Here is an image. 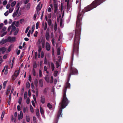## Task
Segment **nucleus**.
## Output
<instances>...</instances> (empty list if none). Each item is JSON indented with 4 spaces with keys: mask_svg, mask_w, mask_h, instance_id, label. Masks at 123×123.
<instances>
[{
    "mask_svg": "<svg viewBox=\"0 0 123 123\" xmlns=\"http://www.w3.org/2000/svg\"><path fill=\"white\" fill-rule=\"evenodd\" d=\"M10 90L9 89V88L8 89L6 90V95H7L10 92Z\"/></svg>",
    "mask_w": 123,
    "mask_h": 123,
    "instance_id": "obj_50",
    "label": "nucleus"
},
{
    "mask_svg": "<svg viewBox=\"0 0 123 123\" xmlns=\"http://www.w3.org/2000/svg\"><path fill=\"white\" fill-rule=\"evenodd\" d=\"M38 52L40 53L42 49L41 46L40 45H39L38 46Z\"/></svg>",
    "mask_w": 123,
    "mask_h": 123,
    "instance_id": "obj_23",
    "label": "nucleus"
},
{
    "mask_svg": "<svg viewBox=\"0 0 123 123\" xmlns=\"http://www.w3.org/2000/svg\"><path fill=\"white\" fill-rule=\"evenodd\" d=\"M19 25V21H18L15 24V25L17 27H18Z\"/></svg>",
    "mask_w": 123,
    "mask_h": 123,
    "instance_id": "obj_48",
    "label": "nucleus"
},
{
    "mask_svg": "<svg viewBox=\"0 0 123 123\" xmlns=\"http://www.w3.org/2000/svg\"><path fill=\"white\" fill-rule=\"evenodd\" d=\"M36 116H37V117L38 118L39 117L40 115H39V112L38 109H37L36 110Z\"/></svg>",
    "mask_w": 123,
    "mask_h": 123,
    "instance_id": "obj_13",
    "label": "nucleus"
},
{
    "mask_svg": "<svg viewBox=\"0 0 123 123\" xmlns=\"http://www.w3.org/2000/svg\"><path fill=\"white\" fill-rule=\"evenodd\" d=\"M40 113L41 114L44 113V111L43 109L41 106L40 107Z\"/></svg>",
    "mask_w": 123,
    "mask_h": 123,
    "instance_id": "obj_27",
    "label": "nucleus"
},
{
    "mask_svg": "<svg viewBox=\"0 0 123 123\" xmlns=\"http://www.w3.org/2000/svg\"><path fill=\"white\" fill-rule=\"evenodd\" d=\"M8 42H10L11 43L14 42L16 39V38L15 37H9L7 38Z\"/></svg>",
    "mask_w": 123,
    "mask_h": 123,
    "instance_id": "obj_2",
    "label": "nucleus"
},
{
    "mask_svg": "<svg viewBox=\"0 0 123 123\" xmlns=\"http://www.w3.org/2000/svg\"><path fill=\"white\" fill-rule=\"evenodd\" d=\"M19 3H18L16 6V7L17 8V9H18V10H19V9L20 7V6H19Z\"/></svg>",
    "mask_w": 123,
    "mask_h": 123,
    "instance_id": "obj_60",
    "label": "nucleus"
},
{
    "mask_svg": "<svg viewBox=\"0 0 123 123\" xmlns=\"http://www.w3.org/2000/svg\"><path fill=\"white\" fill-rule=\"evenodd\" d=\"M38 89L37 88L36 89V95L37 96L38 95Z\"/></svg>",
    "mask_w": 123,
    "mask_h": 123,
    "instance_id": "obj_55",
    "label": "nucleus"
},
{
    "mask_svg": "<svg viewBox=\"0 0 123 123\" xmlns=\"http://www.w3.org/2000/svg\"><path fill=\"white\" fill-rule=\"evenodd\" d=\"M44 52L43 51H41V57L42 58H43L44 57Z\"/></svg>",
    "mask_w": 123,
    "mask_h": 123,
    "instance_id": "obj_44",
    "label": "nucleus"
},
{
    "mask_svg": "<svg viewBox=\"0 0 123 123\" xmlns=\"http://www.w3.org/2000/svg\"><path fill=\"white\" fill-rule=\"evenodd\" d=\"M48 23L49 26H50L52 24V22L51 19H49L48 20Z\"/></svg>",
    "mask_w": 123,
    "mask_h": 123,
    "instance_id": "obj_16",
    "label": "nucleus"
},
{
    "mask_svg": "<svg viewBox=\"0 0 123 123\" xmlns=\"http://www.w3.org/2000/svg\"><path fill=\"white\" fill-rule=\"evenodd\" d=\"M22 98L21 97L19 98L18 99V103L19 105H20L21 104V102L22 101Z\"/></svg>",
    "mask_w": 123,
    "mask_h": 123,
    "instance_id": "obj_28",
    "label": "nucleus"
},
{
    "mask_svg": "<svg viewBox=\"0 0 123 123\" xmlns=\"http://www.w3.org/2000/svg\"><path fill=\"white\" fill-rule=\"evenodd\" d=\"M45 80L47 82H49V77L48 75H47L45 77Z\"/></svg>",
    "mask_w": 123,
    "mask_h": 123,
    "instance_id": "obj_12",
    "label": "nucleus"
},
{
    "mask_svg": "<svg viewBox=\"0 0 123 123\" xmlns=\"http://www.w3.org/2000/svg\"><path fill=\"white\" fill-rule=\"evenodd\" d=\"M30 99L29 98H27L26 100V103L27 104H28L29 103Z\"/></svg>",
    "mask_w": 123,
    "mask_h": 123,
    "instance_id": "obj_61",
    "label": "nucleus"
},
{
    "mask_svg": "<svg viewBox=\"0 0 123 123\" xmlns=\"http://www.w3.org/2000/svg\"><path fill=\"white\" fill-rule=\"evenodd\" d=\"M5 115V111H3L2 112V113L1 117V120H2L3 118L4 117V115Z\"/></svg>",
    "mask_w": 123,
    "mask_h": 123,
    "instance_id": "obj_24",
    "label": "nucleus"
},
{
    "mask_svg": "<svg viewBox=\"0 0 123 123\" xmlns=\"http://www.w3.org/2000/svg\"><path fill=\"white\" fill-rule=\"evenodd\" d=\"M39 84L40 85V86L41 87H42L43 86V81L42 80L40 79L39 80Z\"/></svg>",
    "mask_w": 123,
    "mask_h": 123,
    "instance_id": "obj_14",
    "label": "nucleus"
},
{
    "mask_svg": "<svg viewBox=\"0 0 123 123\" xmlns=\"http://www.w3.org/2000/svg\"><path fill=\"white\" fill-rule=\"evenodd\" d=\"M7 33V31L5 32H3L1 35V37H3L4 35H6Z\"/></svg>",
    "mask_w": 123,
    "mask_h": 123,
    "instance_id": "obj_43",
    "label": "nucleus"
},
{
    "mask_svg": "<svg viewBox=\"0 0 123 123\" xmlns=\"http://www.w3.org/2000/svg\"><path fill=\"white\" fill-rule=\"evenodd\" d=\"M8 42V41L7 39H3L0 41V44H2L6 42Z\"/></svg>",
    "mask_w": 123,
    "mask_h": 123,
    "instance_id": "obj_7",
    "label": "nucleus"
},
{
    "mask_svg": "<svg viewBox=\"0 0 123 123\" xmlns=\"http://www.w3.org/2000/svg\"><path fill=\"white\" fill-rule=\"evenodd\" d=\"M16 3V2L15 1H14L12 2L11 4V6L12 7H13Z\"/></svg>",
    "mask_w": 123,
    "mask_h": 123,
    "instance_id": "obj_33",
    "label": "nucleus"
},
{
    "mask_svg": "<svg viewBox=\"0 0 123 123\" xmlns=\"http://www.w3.org/2000/svg\"><path fill=\"white\" fill-rule=\"evenodd\" d=\"M49 28H48L46 31L45 34V37L46 40L47 41H49L50 38V35L49 34Z\"/></svg>",
    "mask_w": 123,
    "mask_h": 123,
    "instance_id": "obj_1",
    "label": "nucleus"
},
{
    "mask_svg": "<svg viewBox=\"0 0 123 123\" xmlns=\"http://www.w3.org/2000/svg\"><path fill=\"white\" fill-rule=\"evenodd\" d=\"M31 30H30L27 34V36H28V37H30V35L31 33Z\"/></svg>",
    "mask_w": 123,
    "mask_h": 123,
    "instance_id": "obj_58",
    "label": "nucleus"
},
{
    "mask_svg": "<svg viewBox=\"0 0 123 123\" xmlns=\"http://www.w3.org/2000/svg\"><path fill=\"white\" fill-rule=\"evenodd\" d=\"M3 25V24L2 23H1L0 24V29H1Z\"/></svg>",
    "mask_w": 123,
    "mask_h": 123,
    "instance_id": "obj_63",
    "label": "nucleus"
},
{
    "mask_svg": "<svg viewBox=\"0 0 123 123\" xmlns=\"http://www.w3.org/2000/svg\"><path fill=\"white\" fill-rule=\"evenodd\" d=\"M30 83L28 82H27L26 85V87L27 88H29L30 86Z\"/></svg>",
    "mask_w": 123,
    "mask_h": 123,
    "instance_id": "obj_26",
    "label": "nucleus"
},
{
    "mask_svg": "<svg viewBox=\"0 0 123 123\" xmlns=\"http://www.w3.org/2000/svg\"><path fill=\"white\" fill-rule=\"evenodd\" d=\"M26 120L27 121L29 122L30 121V119L28 115H27L26 116Z\"/></svg>",
    "mask_w": 123,
    "mask_h": 123,
    "instance_id": "obj_22",
    "label": "nucleus"
},
{
    "mask_svg": "<svg viewBox=\"0 0 123 123\" xmlns=\"http://www.w3.org/2000/svg\"><path fill=\"white\" fill-rule=\"evenodd\" d=\"M14 8H13L11 7L9 8V12L10 13H11L13 10Z\"/></svg>",
    "mask_w": 123,
    "mask_h": 123,
    "instance_id": "obj_34",
    "label": "nucleus"
},
{
    "mask_svg": "<svg viewBox=\"0 0 123 123\" xmlns=\"http://www.w3.org/2000/svg\"><path fill=\"white\" fill-rule=\"evenodd\" d=\"M23 117V114L22 111H21L19 114L18 115V119L20 120V119H22Z\"/></svg>",
    "mask_w": 123,
    "mask_h": 123,
    "instance_id": "obj_3",
    "label": "nucleus"
},
{
    "mask_svg": "<svg viewBox=\"0 0 123 123\" xmlns=\"http://www.w3.org/2000/svg\"><path fill=\"white\" fill-rule=\"evenodd\" d=\"M33 121L35 123H37L36 118L35 117H33Z\"/></svg>",
    "mask_w": 123,
    "mask_h": 123,
    "instance_id": "obj_39",
    "label": "nucleus"
},
{
    "mask_svg": "<svg viewBox=\"0 0 123 123\" xmlns=\"http://www.w3.org/2000/svg\"><path fill=\"white\" fill-rule=\"evenodd\" d=\"M10 4H8L6 6V9H8L10 7Z\"/></svg>",
    "mask_w": 123,
    "mask_h": 123,
    "instance_id": "obj_62",
    "label": "nucleus"
},
{
    "mask_svg": "<svg viewBox=\"0 0 123 123\" xmlns=\"http://www.w3.org/2000/svg\"><path fill=\"white\" fill-rule=\"evenodd\" d=\"M19 73H20L19 70H18V72H17V74H16L15 75V76L16 78L17 77V76H18V75H19Z\"/></svg>",
    "mask_w": 123,
    "mask_h": 123,
    "instance_id": "obj_47",
    "label": "nucleus"
},
{
    "mask_svg": "<svg viewBox=\"0 0 123 123\" xmlns=\"http://www.w3.org/2000/svg\"><path fill=\"white\" fill-rule=\"evenodd\" d=\"M45 41H43L42 43V47L43 48H44L45 47Z\"/></svg>",
    "mask_w": 123,
    "mask_h": 123,
    "instance_id": "obj_40",
    "label": "nucleus"
},
{
    "mask_svg": "<svg viewBox=\"0 0 123 123\" xmlns=\"http://www.w3.org/2000/svg\"><path fill=\"white\" fill-rule=\"evenodd\" d=\"M51 68L52 71L54 70L55 68V67L54 64L52 62L51 63Z\"/></svg>",
    "mask_w": 123,
    "mask_h": 123,
    "instance_id": "obj_21",
    "label": "nucleus"
},
{
    "mask_svg": "<svg viewBox=\"0 0 123 123\" xmlns=\"http://www.w3.org/2000/svg\"><path fill=\"white\" fill-rule=\"evenodd\" d=\"M7 3V1L6 0H5L3 2V5H5Z\"/></svg>",
    "mask_w": 123,
    "mask_h": 123,
    "instance_id": "obj_52",
    "label": "nucleus"
},
{
    "mask_svg": "<svg viewBox=\"0 0 123 123\" xmlns=\"http://www.w3.org/2000/svg\"><path fill=\"white\" fill-rule=\"evenodd\" d=\"M38 82V80L36 79H35V80L34 81V83L35 86H36V87L37 88V84Z\"/></svg>",
    "mask_w": 123,
    "mask_h": 123,
    "instance_id": "obj_18",
    "label": "nucleus"
},
{
    "mask_svg": "<svg viewBox=\"0 0 123 123\" xmlns=\"http://www.w3.org/2000/svg\"><path fill=\"white\" fill-rule=\"evenodd\" d=\"M32 74L34 76H36V72L35 69L34 68L32 69Z\"/></svg>",
    "mask_w": 123,
    "mask_h": 123,
    "instance_id": "obj_31",
    "label": "nucleus"
},
{
    "mask_svg": "<svg viewBox=\"0 0 123 123\" xmlns=\"http://www.w3.org/2000/svg\"><path fill=\"white\" fill-rule=\"evenodd\" d=\"M31 76L30 75H29V80L30 82H31Z\"/></svg>",
    "mask_w": 123,
    "mask_h": 123,
    "instance_id": "obj_64",
    "label": "nucleus"
},
{
    "mask_svg": "<svg viewBox=\"0 0 123 123\" xmlns=\"http://www.w3.org/2000/svg\"><path fill=\"white\" fill-rule=\"evenodd\" d=\"M56 68H58L60 66L59 62H58V61L56 62Z\"/></svg>",
    "mask_w": 123,
    "mask_h": 123,
    "instance_id": "obj_35",
    "label": "nucleus"
},
{
    "mask_svg": "<svg viewBox=\"0 0 123 123\" xmlns=\"http://www.w3.org/2000/svg\"><path fill=\"white\" fill-rule=\"evenodd\" d=\"M47 106L50 109H51L52 108V105L50 104V103H49L47 105Z\"/></svg>",
    "mask_w": 123,
    "mask_h": 123,
    "instance_id": "obj_30",
    "label": "nucleus"
},
{
    "mask_svg": "<svg viewBox=\"0 0 123 123\" xmlns=\"http://www.w3.org/2000/svg\"><path fill=\"white\" fill-rule=\"evenodd\" d=\"M30 3H28L26 6V8L27 9H29L30 7Z\"/></svg>",
    "mask_w": 123,
    "mask_h": 123,
    "instance_id": "obj_54",
    "label": "nucleus"
},
{
    "mask_svg": "<svg viewBox=\"0 0 123 123\" xmlns=\"http://www.w3.org/2000/svg\"><path fill=\"white\" fill-rule=\"evenodd\" d=\"M6 48L5 47H3L0 48V52L2 51V53L3 54L6 50Z\"/></svg>",
    "mask_w": 123,
    "mask_h": 123,
    "instance_id": "obj_9",
    "label": "nucleus"
},
{
    "mask_svg": "<svg viewBox=\"0 0 123 123\" xmlns=\"http://www.w3.org/2000/svg\"><path fill=\"white\" fill-rule=\"evenodd\" d=\"M41 102L42 104H44L45 102V98L43 96H41Z\"/></svg>",
    "mask_w": 123,
    "mask_h": 123,
    "instance_id": "obj_5",
    "label": "nucleus"
},
{
    "mask_svg": "<svg viewBox=\"0 0 123 123\" xmlns=\"http://www.w3.org/2000/svg\"><path fill=\"white\" fill-rule=\"evenodd\" d=\"M6 29V28L5 26V27H4L2 29V30H1V32H3L4 31H5Z\"/></svg>",
    "mask_w": 123,
    "mask_h": 123,
    "instance_id": "obj_42",
    "label": "nucleus"
},
{
    "mask_svg": "<svg viewBox=\"0 0 123 123\" xmlns=\"http://www.w3.org/2000/svg\"><path fill=\"white\" fill-rule=\"evenodd\" d=\"M44 63L45 64H47V60L46 57H45L44 58Z\"/></svg>",
    "mask_w": 123,
    "mask_h": 123,
    "instance_id": "obj_56",
    "label": "nucleus"
},
{
    "mask_svg": "<svg viewBox=\"0 0 123 123\" xmlns=\"http://www.w3.org/2000/svg\"><path fill=\"white\" fill-rule=\"evenodd\" d=\"M30 28V27L28 26L26 28V29L25 30V33H27V32L28 30H29V29Z\"/></svg>",
    "mask_w": 123,
    "mask_h": 123,
    "instance_id": "obj_51",
    "label": "nucleus"
},
{
    "mask_svg": "<svg viewBox=\"0 0 123 123\" xmlns=\"http://www.w3.org/2000/svg\"><path fill=\"white\" fill-rule=\"evenodd\" d=\"M18 31V29L16 30L15 32H14V34L15 35H17Z\"/></svg>",
    "mask_w": 123,
    "mask_h": 123,
    "instance_id": "obj_53",
    "label": "nucleus"
},
{
    "mask_svg": "<svg viewBox=\"0 0 123 123\" xmlns=\"http://www.w3.org/2000/svg\"><path fill=\"white\" fill-rule=\"evenodd\" d=\"M50 47L49 43L48 42L46 43V48L47 51H49L50 49Z\"/></svg>",
    "mask_w": 123,
    "mask_h": 123,
    "instance_id": "obj_4",
    "label": "nucleus"
},
{
    "mask_svg": "<svg viewBox=\"0 0 123 123\" xmlns=\"http://www.w3.org/2000/svg\"><path fill=\"white\" fill-rule=\"evenodd\" d=\"M53 78L52 76L51 77L50 83H52L53 81Z\"/></svg>",
    "mask_w": 123,
    "mask_h": 123,
    "instance_id": "obj_46",
    "label": "nucleus"
},
{
    "mask_svg": "<svg viewBox=\"0 0 123 123\" xmlns=\"http://www.w3.org/2000/svg\"><path fill=\"white\" fill-rule=\"evenodd\" d=\"M37 66L36 63L35 62H34L33 65V68H36L37 67Z\"/></svg>",
    "mask_w": 123,
    "mask_h": 123,
    "instance_id": "obj_38",
    "label": "nucleus"
},
{
    "mask_svg": "<svg viewBox=\"0 0 123 123\" xmlns=\"http://www.w3.org/2000/svg\"><path fill=\"white\" fill-rule=\"evenodd\" d=\"M27 92H25L24 95V98L26 99L27 98Z\"/></svg>",
    "mask_w": 123,
    "mask_h": 123,
    "instance_id": "obj_29",
    "label": "nucleus"
},
{
    "mask_svg": "<svg viewBox=\"0 0 123 123\" xmlns=\"http://www.w3.org/2000/svg\"><path fill=\"white\" fill-rule=\"evenodd\" d=\"M18 11V9H17L16 11H14V12L12 15V17L13 18L15 17L17 15Z\"/></svg>",
    "mask_w": 123,
    "mask_h": 123,
    "instance_id": "obj_8",
    "label": "nucleus"
},
{
    "mask_svg": "<svg viewBox=\"0 0 123 123\" xmlns=\"http://www.w3.org/2000/svg\"><path fill=\"white\" fill-rule=\"evenodd\" d=\"M39 74L40 77H41L42 76V72L40 69H39Z\"/></svg>",
    "mask_w": 123,
    "mask_h": 123,
    "instance_id": "obj_37",
    "label": "nucleus"
},
{
    "mask_svg": "<svg viewBox=\"0 0 123 123\" xmlns=\"http://www.w3.org/2000/svg\"><path fill=\"white\" fill-rule=\"evenodd\" d=\"M17 109L18 111H20L21 110L20 109V106L19 105H18L17 106Z\"/></svg>",
    "mask_w": 123,
    "mask_h": 123,
    "instance_id": "obj_59",
    "label": "nucleus"
},
{
    "mask_svg": "<svg viewBox=\"0 0 123 123\" xmlns=\"http://www.w3.org/2000/svg\"><path fill=\"white\" fill-rule=\"evenodd\" d=\"M43 41H45L43 39V38H40L37 41V43L38 45H40L41 43H42Z\"/></svg>",
    "mask_w": 123,
    "mask_h": 123,
    "instance_id": "obj_11",
    "label": "nucleus"
},
{
    "mask_svg": "<svg viewBox=\"0 0 123 123\" xmlns=\"http://www.w3.org/2000/svg\"><path fill=\"white\" fill-rule=\"evenodd\" d=\"M60 49H61L60 47H59V48H58L57 49V54L58 55H60Z\"/></svg>",
    "mask_w": 123,
    "mask_h": 123,
    "instance_id": "obj_19",
    "label": "nucleus"
},
{
    "mask_svg": "<svg viewBox=\"0 0 123 123\" xmlns=\"http://www.w3.org/2000/svg\"><path fill=\"white\" fill-rule=\"evenodd\" d=\"M7 81H4V82L3 83V88L4 89L5 88V87H6V84L7 83Z\"/></svg>",
    "mask_w": 123,
    "mask_h": 123,
    "instance_id": "obj_20",
    "label": "nucleus"
},
{
    "mask_svg": "<svg viewBox=\"0 0 123 123\" xmlns=\"http://www.w3.org/2000/svg\"><path fill=\"white\" fill-rule=\"evenodd\" d=\"M24 19L22 18L20 19V22L21 24H22L24 22Z\"/></svg>",
    "mask_w": 123,
    "mask_h": 123,
    "instance_id": "obj_41",
    "label": "nucleus"
},
{
    "mask_svg": "<svg viewBox=\"0 0 123 123\" xmlns=\"http://www.w3.org/2000/svg\"><path fill=\"white\" fill-rule=\"evenodd\" d=\"M9 13L8 11L6 12L4 14V15L6 16H7L8 14Z\"/></svg>",
    "mask_w": 123,
    "mask_h": 123,
    "instance_id": "obj_57",
    "label": "nucleus"
},
{
    "mask_svg": "<svg viewBox=\"0 0 123 123\" xmlns=\"http://www.w3.org/2000/svg\"><path fill=\"white\" fill-rule=\"evenodd\" d=\"M60 24V27L62 28L63 27V25L62 24V20H61Z\"/></svg>",
    "mask_w": 123,
    "mask_h": 123,
    "instance_id": "obj_36",
    "label": "nucleus"
},
{
    "mask_svg": "<svg viewBox=\"0 0 123 123\" xmlns=\"http://www.w3.org/2000/svg\"><path fill=\"white\" fill-rule=\"evenodd\" d=\"M42 25L43 26V27L44 30V31L46 30L47 29V26L46 22H45L44 23V22H43L42 23Z\"/></svg>",
    "mask_w": 123,
    "mask_h": 123,
    "instance_id": "obj_6",
    "label": "nucleus"
},
{
    "mask_svg": "<svg viewBox=\"0 0 123 123\" xmlns=\"http://www.w3.org/2000/svg\"><path fill=\"white\" fill-rule=\"evenodd\" d=\"M40 2H39V4L37 5L36 8V10L37 11V14H39V9L40 8Z\"/></svg>",
    "mask_w": 123,
    "mask_h": 123,
    "instance_id": "obj_10",
    "label": "nucleus"
},
{
    "mask_svg": "<svg viewBox=\"0 0 123 123\" xmlns=\"http://www.w3.org/2000/svg\"><path fill=\"white\" fill-rule=\"evenodd\" d=\"M12 27V30L11 31V32L12 31H14L16 28V27L15 26Z\"/></svg>",
    "mask_w": 123,
    "mask_h": 123,
    "instance_id": "obj_32",
    "label": "nucleus"
},
{
    "mask_svg": "<svg viewBox=\"0 0 123 123\" xmlns=\"http://www.w3.org/2000/svg\"><path fill=\"white\" fill-rule=\"evenodd\" d=\"M30 109L31 112H33L34 111L33 108L31 105V106H30Z\"/></svg>",
    "mask_w": 123,
    "mask_h": 123,
    "instance_id": "obj_45",
    "label": "nucleus"
},
{
    "mask_svg": "<svg viewBox=\"0 0 123 123\" xmlns=\"http://www.w3.org/2000/svg\"><path fill=\"white\" fill-rule=\"evenodd\" d=\"M39 25V23L38 22H37L36 24V28L37 29L38 28V26Z\"/></svg>",
    "mask_w": 123,
    "mask_h": 123,
    "instance_id": "obj_49",
    "label": "nucleus"
},
{
    "mask_svg": "<svg viewBox=\"0 0 123 123\" xmlns=\"http://www.w3.org/2000/svg\"><path fill=\"white\" fill-rule=\"evenodd\" d=\"M54 30L55 31H56L57 29V26L56 22H55V25H54Z\"/></svg>",
    "mask_w": 123,
    "mask_h": 123,
    "instance_id": "obj_25",
    "label": "nucleus"
},
{
    "mask_svg": "<svg viewBox=\"0 0 123 123\" xmlns=\"http://www.w3.org/2000/svg\"><path fill=\"white\" fill-rule=\"evenodd\" d=\"M28 111V108L27 107H24L23 109V111L24 113L26 111Z\"/></svg>",
    "mask_w": 123,
    "mask_h": 123,
    "instance_id": "obj_17",
    "label": "nucleus"
},
{
    "mask_svg": "<svg viewBox=\"0 0 123 123\" xmlns=\"http://www.w3.org/2000/svg\"><path fill=\"white\" fill-rule=\"evenodd\" d=\"M48 89L49 88L48 87H46L44 89L43 91V92L44 94H47Z\"/></svg>",
    "mask_w": 123,
    "mask_h": 123,
    "instance_id": "obj_15",
    "label": "nucleus"
}]
</instances>
